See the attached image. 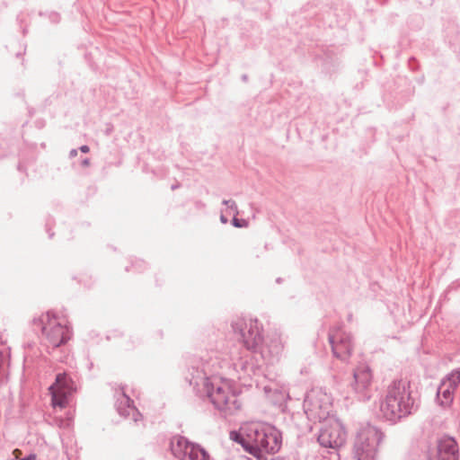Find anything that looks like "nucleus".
Listing matches in <instances>:
<instances>
[{
  "label": "nucleus",
  "mask_w": 460,
  "mask_h": 460,
  "mask_svg": "<svg viewBox=\"0 0 460 460\" xmlns=\"http://www.w3.org/2000/svg\"><path fill=\"white\" fill-rule=\"evenodd\" d=\"M40 321L42 332L53 347H59L70 340V331L64 318L48 312L41 315Z\"/></svg>",
  "instance_id": "20e7f679"
},
{
  "label": "nucleus",
  "mask_w": 460,
  "mask_h": 460,
  "mask_svg": "<svg viewBox=\"0 0 460 460\" xmlns=\"http://www.w3.org/2000/svg\"><path fill=\"white\" fill-rule=\"evenodd\" d=\"M438 457L440 460H456L458 456L457 444L452 438H444L438 443Z\"/></svg>",
  "instance_id": "4468645a"
},
{
  "label": "nucleus",
  "mask_w": 460,
  "mask_h": 460,
  "mask_svg": "<svg viewBox=\"0 0 460 460\" xmlns=\"http://www.w3.org/2000/svg\"><path fill=\"white\" fill-rule=\"evenodd\" d=\"M171 449L172 454L181 460H209L208 455L203 448L181 436L172 439Z\"/></svg>",
  "instance_id": "1a4fd4ad"
},
{
  "label": "nucleus",
  "mask_w": 460,
  "mask_h": 460,
  "mask_svg": "<svg viewBox=\"0 0 460 460\" xmlns=\"http://www.w3.org/2000/svg\"><path fill=\"white\" fill-rule=\"evenodd\" d=\"M51 394V404L54 408L67 407L70 399L76 393L77 387L71 376L66 373L56 376L55 382L49 388Z\"/></svg>",
  "instance_id": "423d86ee"
},
{
  "label": "nucleus",
  "mask_w": 460,
  "mask_h": 460,
  "mask_svg": "<svg viewBox=\"0 0 460 460\" xmlns=\"http://www.w3.org/2000/svg\"><path fill=\"white\" fill-rule=\"evenodd\" d=\"M318 441L324 447L336 449L344 445L346 433L337 420L331 419L321 428Z\"/></svg>",
  "instance_id": "6e6552de"
},
{
  "label": "nucleus",
  "mask_w": 460,
  "mask_h": 460,
  "mask_svg": "<svg viewBox=\"0 0 460 460\" xmlns=\"http://www.w3.org/2000/svg\"><path fill=\"white\" fill-rule=\"evenodd\" d=\"M209 396L212 402L220 410L236 411L242 407L232 382L227 379L216 382Z\"/></svg>",
  "instance_id": "39448f33"
},
{
  "label": "nucleus",
  "mask_w": 460,
  "mask_h": 460,
  "mask_svg": "<svg viewBox=\"0 0 460 460\" xmlns=\"http://www.w3.org/2000/svg\"><path fill=\"white\" fill-rule=\"evenodd\" d=\"M442 382L456 389L460 383V369L453 370Z\"/></svg>",
  "instance_id": "f3484780"
},
{
  "label": "nucleus",
  "mask_w": 460,
  "mask_h": 460,
  "mask_svg": "<svg viewBox=\"0 0 460 460\" xmlns=\"http://www.w3.org/2000/svg\"><path fill=\"white\" fill-rule=\"evenodd\" d=\"M236 327L240 329L243 343L248 349H253L261 343V328L257 322L236 323Z\"/></svg>",
  "instance_id": "9b49d317"
},
{
  "label": "nucleus",
  "mask_w": 460,
  "mask_h": 460,
  "mask_svg": "<svg viewBox=\"0 0 460 460\" xmlns=\"http://www.w3.org/2000/svg\"><path fill=\"white\" fill-rule=\"evenodd\" d=\"M282 346L279 341H276L274 344V353L279 354L281 351Z\"/></svg>",
  "instance_id": "6ab92c4d"
},
{
  "label": "nucleus",
  "mask_w": 460,
  "mask_h": 460,
  "mask_svg": "<svg viewBox=\"0 0 460 460\" xmlns=\"http://www.w3.org/2000/svg\"><path fill=\"white\" fill-rule=\"evenodd\" d=\"M417 385L409 375L401 376L389 386L388 394L381 405V411L388 419L401 418L409 414L414 405Z\"/></svg>",
  "instance_id": "f03ea898"
},
{
  "label": "nucleus",
  "mask_w": 460,
  "mask_h": 460,
  "mask_svg": "<svg viewBox=\"0 0 460 460\" xmlns=\"http://www.w3.org/2000/svg\"><path fill=\"white\" fill-rule=\"evenodd\" d=\"M330 342L333 354L341 358L346 359L351 355L352 343L350 336L341 329L332 331L330 334Z\"/></svg>",
  "instance_id": "9d476101"
},
{
  "label": "nucleus",
  "mask_w": 460,
  "mask_h": 460,
  "mask_svg": "<svg viewBox=\"0 0 460 460\" xmlns=\"http://www.w3.org/2000/svg\"><path fill=\"white\" fill-rule=\"evenodd\" d=\"M231 438L238 441L244 449L261 459L263 454L278 452L281 447V435L267 423L249 422L243 424L239 432H232Z\"/></svg>",
  "instance_id": "f257e3e1"
},
{
  "label": "nucleus",
  "mask_w": 460,
  "mask_h": 460,
  "mask_svg": "<svg viewBox=\"0 0 460 460\" xmlns=\"http://www.w3.org/2000/svg\"><path fill=\"white\" fill-rule=\"evenodd\" d=\"M80 149L84 153H87L89 151V147L87 146H83Z\"/></svg>",
  "instance_id": "412c9836"
},
{
  "label": "nucleus",
  "mask_w": 460,
  "mask_h": 460,
  "mask_svg": "<svg viewBox=\"0 0 460 460\" xmlns=\"http://www.w3.org/2000/svg\"><path fill=\"white\" fill-rule=\"evenodd\" d=\"M454 388L448 385L447 383L441 382V385L438 391V401L443 407L449 406L454 399Z\"/></svg>",
  "instance_id": "2eb2a0df"
},
{
  "label": "nucleus",
  "mask_w": 460,
  "mask_h": 460,
  "mask_svg": "<svg viewBox=\"0 0 460 460\" xmlns=\"http://www.w3.org/2000/svg\"><path fill=\"white\" fill-rule=\"evenodd\" d=\"M234 225L236 226V227H242V226H247V223L245 221H243V223H241L238 219L234 218Z\"/></svg>",
  "instance_id": "aec40b11"
},
{
  "label": "nucleus",
  "mask_w": 460,
  "mask_h": 460,
  "mask_svg": "<svg viewBox=\"0 0 460 460\" xmlns=\"http://www.w3.org/2000/svg\"><path fill=\"white\" fill-rule=\"evenodd\" d=\"M269 400L276 405H283L288 400V394L285 390L276 389L269 394Z\"/></svg>",
  "instance_id": "dca6fc26"
},
{
  "label": "nucleus",
  "mask_w": 460,
  "mask_h": 460,
  "mask_svg": "<svg viewBox=\"0 0 460 460\" xmlns=\"http://www.w3.org/2000/svg\"><path fill=\"white\" fill-rule=\"evenodd\" d=\"M373 379L372 370L368 366H358L354 372V389L358 394L366 395Z\"/></svg>",
  "instance_id": "f8f14e48"
},
{
  "label": "nucleus",
  "mask_w": 460,
  "mask_h": 460,
  "mask_svg": "<svg viewBox=\"0 0 460 460\" xmlns=\"http://www.w3.org/2000/svg\"><path fill=\"white\" fill-rule=\"evenodd\" d=\"M22 451L20 449H14L13 452V456L15 457V459L17 460H37V457H36V455H30L26 457H23V458H21V456H22Z\"/></svg>",
  "instance_id": "a211bd4d"
},
{
  "label": "nucleus",
  "mask_w": 460,
  "mask_h": 460,
  "mask_svg": "<svg viewBox=\"0 0 460 460\" xmlns=\"http://www.w3.org/2000/svg\"><path fill=\"white\" fill-rule=\"evenodd\" d=\"M332 406L330 394L322 390H312L305 401L306 412L318 420L327 418L332 411Z\"/></svg>",
  "instance_id": "0eeeda50"
},
{
  "label": "nucleus",
  "mask_w": 460,
  "mask_h": 460,
  "mask_svg": "<svg viewBox=\"0 0 460 460\" xmlns=\"http://www.w3.org/2000/svg\"><path fill=\"white\" fill-rule=\"evenodd\" d=\"M382 433L374 426L364 424L358 428L354 439V453L358 460H373Z\"/></svg>",
  "instance_id": "7ed1b4c3"
},
{
  "label": "nucleus",
  "mask_w": 460,
  "mask_h": 460,
  "mask_svg": "<svg viewBox=\"0 0 460 460\" xmlns=\"http://www.w3.org/2000/svg\"><path fill=\"white\" fill-rule=\"evenodd\" d=\"M118 408L119 412L125 416H131L135 422L142 420L141 413L132 405L133 402L126 395L123 388L117 394Z\"/></svg>",
  "instance_id": "ddd939ff"
}]
</instances>
